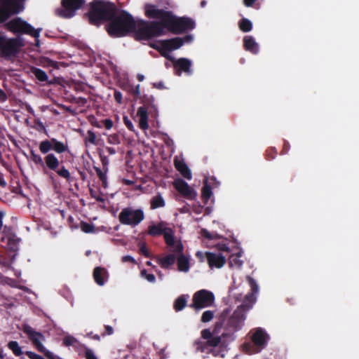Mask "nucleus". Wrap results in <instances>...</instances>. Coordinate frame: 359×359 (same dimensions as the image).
<instances>
[{
    "label": "nucleus",
    "mask_w": 359,
    "mask_h": 359,
    "mask_svg": "<svg viewBox=\"0 0 359 359\" xmlns=\"http://www.w3.org/2000/svg\"><path fill=\"white\" fill-rule=\"evenodd\" d=\"M39 149L41 153L46 154L43 158V168L55 172L59 177L66 180L67 182L72 181L69 171L64 165H60L58 158L53 153H50V151H54L56 154H60L68 151L69 147L67 142L50 138L41 141Z\"/></svg>",
    "instance_id": "f257e3e1"
},
{
    "label": "nucleus",
    "mask_w": 359,
    "mask_h": 359,
    "mask_svg": "<svg viewBox=\"0 0 359 359\" xmlns=\"http://www.w3.org/2000/svg\"><path fill=\"white\" fill-rule=\"evenodd\" d=\"M149 18L162 20L164 29L174 34H182L194 28V21L187 17H176L171 11L158 8L154 5H149L145 10Z\"/></svg>",
    "instance_id": "f03ea898"
},
{
    "label": "nucleus",
    "mask_w": 359,
    "mask_h": 359,
    "mask_svg": "<svg viewBox=\"0 0 359 359\" xmlns=\"http://www.w3.org/2000/svg\"><path fill=\"white\" fill-rule=\"evenodd\" d=\"M137 20L128 12L118 9L116 14L107 25L106 29L111 37H123L134 33L137 28Z\"/></svg>",
    "instance_id": "7ed1b4c3"
},
{
    "label": "nucleus",
    "mask_w": 359,
    "mask_h": 359,
    "mask_svg": "<svg viewBox=\"0 0 359 359\" xmlns=\"http://www.w3.org/2000/svg\"><path fill=\"white\" fill-rule=\"evenodd\" d=\"M118 11L115 4L104 0H93L89 4V11L86 14L90 25L100 26L110 22Z\"/></svg>",
    "instance_id": "20e7f679"
},
{
    "label": "nucleus",
    "mask_w": 359,
    "mask_h": 359,
    "mask_svg": "<svg viewBox=\"0 0 359 359\" xmlns=\"http://www.w3.org/2000/svg\"><path fill=\"white\" fill-rule=\"evenodd\" d=\"M136 23L137 28L134 34L138 40H149L164 34L162 20H158V21L138 20Z\"/></svg>",
    "instance_id": "39448f33"
},
{
    "label": "nucleus",
    "mask_w": 359,
    "mask_h": 359,
    "mask_svg": "<svg viewBox=\"0 0 359 359\" xmlns=\"http://www.w3.org/2000/svg\"><path fill=\"white\" fill-rule=\"evenodd\" d=\"M24 46L22 39L20 36L7 38L0 34V56L11 60L18 56L21 48Z\"/></svg>",
    "instance_id": "423d86ee"
},
{
    "label": "nucleus",
    "mask_w": 359,
    "mask_h": 359,
    "mask_svg": "<svg viewBox=\"0 0 359 359\" xmlns=\"http://www.w3.org/2000/svg\"><path fill=\"white\" fill-rule=\"evenodd\" d=\"M252 296L247 295L243 303L229 317L226 325L228 330L237 332L241 329L245 320V311L252 306Z\"/></svg>",
    "instance_id": "0eeeda50"
},
{
    "label": "nucleus",
    "mask_w": 359,
    "mask_h": 359,
    "mask_svg": "<svg viewBox=\"0 0 359 359\" xmlns=\"http://www.w3.org/2000/svg\"><path fill=\"white\" fill-rule=\"evenodd\" d=\"M4 27L13 34H27L38 39L42 29H34L30 24L21 18L16 17L4 24Z\"/></svg>",
    "instance_id": "6e6552de"
},
{
    "label": "nucleus",
    "mask_w": 359,
    "mask_h": 359,
    "mask_svg": "<svg viewBox=\"0 0 359 359\" xmlns=\"http://www.w3.org/2000/svg\"><path fill=\"white\" fill-rule=\"evenodd\" d=\"M26 0H0V23H4L12 15H17L25 8Z\"/></svg>",
    "instance_id": "1a4fd4ad"
},
{
    "label": "nucleus",
    "mask_w": 359,
    "mask_h": 359,
    "mask_svg": "<svg viewBox=\"0 0 359 359\" xmlns=\"http://www.w3.org/2000/svg\"><path fill=\"white\" fill-rule=\"evenodd\" d=\"M144 219L142 210H134L132 208H124L118 215V220L123 225L136 226Z\"/></svg>",
    "instance_id": "9d476101"
},
{
    "label": "nucleus",
    "mask_w": 359,
    "mask_h": 359,
    "mask_svg": "<svg viewBox=\"0 0 359 359\" xmlns=\"http://www.w3.org/2000/svg\"><path fill=\"white\" fill-rule=\"evenodd\" d=\"M22 331L27 335L28 339L32 341L38 351L43 353L49 359H54L53 353L47 351L42 344V342L45 341V337L43 334L35 331L30 325L27 324L23 325Z\"/></svg>",
    "instance_id": "9b49d317"
},
{
    "label": "nucleus",
    "mask_w": 359,
    "mask_h": 359,
    "mask_svg": "<svg viewBox=\"0 0 359 359\" xmlns=\"http://www.w3.org/2000/svg\"><path fill=\"white\" fill-rule=\"evenodd\" d=\"M214 302L215 296L212 292L201 290L194 293L192 303L189 306L198 312L204 308L212 306Z\"/></svg>",
    "instance_id": "f8f14e48"
},
{
    "label": "nucleus",
    "mask_w": 359,
    "mask_h": 359,
    "mask_svg": "<svg viewBox=\"0 0 359 359\" xmlns=\"http://www.w3.org/2000/svg\"><path fill=\"white\" fill-rule=\"evenodd\" d=\"M85 3L86 0H62L61 8L56 10V14L62 18H71Z\"/></svg>",
    "instance_id": "ddd939ff"
},
{
    "label": "nucleus",
    "mask_w": 359,
    "mask_h": 359,
    "mask_svg": "<svg viewBox=\"0 0 359 359\" xmlns=\"http://www.w3.org/2000/svg\"><path fill=\"white\" fill-rule=\"evenodd\" d=\"M163 56L166 58H168L173 65V68L175 70V74L180 76L182 73L184 72L187 75H191L193 71L191 69V61L185 57H180L179 59H175L171 56H166L165 54L162 53Z\"/></svg>",
    "instance_id": "4468645a"
},
{
    "label": "nucleus",
    "mask_w": 359,
    "mask_h": 359,
    "mask_svg": "<svg viewBox=\"0 0 359 359\" xmlns=\"http://www.w3.org/2000/svg\"><path fill=\"white\" fill-rule=\"evenodd\" d=\"M154 98L153 96L144 98V106L139 107L137 111V116L139 117V126L142 130H147L149 128L148 123V108H154L153 104Z\"/></svg>",
    "instance_id": "2eb2a0df"
},
{
    "label": "nucleus",
    "mask_w": 359,
    "mask_h": 359,
    "mask_svg": "<svg viewBox=\"0 0 359 359\" xmlns=\"http://www.w3.org/2000/svg\"><path fill=\"white\" fill-rule=\"evenodd\" d=\"M192 40L191 35H186L183 38L175 37L170 39L164 40L161 42V48L165 51H172L180 48L184 45V42H189Z\"/></svg>",
    "instance_id": "dca6fc26"
},
{
    "label": "nucleus",
    "mask_w": 359,
    "mask_h": 359,
    "mask_svg": "<svg viewBox=\"0 0 359 359\" xmlns=\"http://www.w3.org/2000/svg\"><path fill=\"white\" fill-rule=\"evenodd\" d=\"M174 187L187 199L194 200L197 196L196 191L182 179L176 180L174 182Z\"/></svg>",
    "instance_id": "f3484780"
},
{
    "label": "nucleus",
    "mask_w": 359,
    "mask_h": 359,
    "mask_svg": "<svg viewBox=\"0 0 359 359\" xmlns=\"http://www.w3.org/2000/svg\"><path fill=\"white\" fill-rule=\"evenodd\" d=\"M226 334H222V336H212L206 341L198 340L195 341L196 349L201 352H209V349L216 348L221 343L222 337H225Z\"/></svg>",
    "instance_id": "a211bd4d"
},
{
    "label": "nucleus",
    "mask_w": 359,
    "mask_h": 359,
    "mask_svg": "<svg viewBox=\"0 0 359 359\" xmlns=\"http://www.w3.org/2000/svg\"><path fill=\"white\" fill-rule=\"evenodd\" d=\"M205 257L208 264L211 269H220L226 262L225 257L220 253L217 254L211 252H206Z\"/></svg>",
    "instance_id": "6ab92c4d"
},
{
    "label": "nucleus",
    "mask_w": 359,
    "mask_h": 359,
    "mask_svg": "<svg viewBox=\"0 0 359 359\" xmlns=\"http://www.w3.org/2000/svg\"><path fill=\"white\" fill-rule=\"evenodd\" d=\"M93 276L95 282L98 285L102 286L108 279L109 274L104 268L97 266L93 270Z\"/></svg>",
    "instance_id": "aec40b11"
},
{
    "label": "nucleus",
    "mask_w": 359,
    "mask_h": 359,
    "mask_svg": "<svg viewBox=\"0 0 359 359\" xmlns=\"http://www.w3.org/2000/svg\"><path fill=\"white\" fill-rule=\"evenodd\" d=\"M174 164L177 170L180 172L183 177L187 180L191 179L192 175L191 170L184 161L175 159Z\"/></svg>",
    "instance_id": "412c9836"
},
{
    "label": "nucleus",
    "mask_w": 359,
    "mask_h": 359,
    "mask_svg": "<svg viewBox=\"0 0 359 359\" xmlns=\"http://www.w3.org/2000/svg\"><path fill=\"white\" fill-rule=\"evenodd\" d=\"M30 72L40 82H46L48 85H52L55 83L54 80H48V76L46 72L38 67H32Z\"/></svg>",
    "instance_id": "4be33fe9"
},
{
    "label": "nucleus",
    "mask_w": 359,
    "mask_h": 359,
    "mask_svg": "<svg viewBox=\"0 0 359 359\" xmlns=\"http://www.w3.org/2000/svg\"><path fill=\"white\" fill-rule=\"evenodd\" d=\"M243 47L245 50L252 53V54H257L259 52L258 43L252 36H244Z\"/></svg>",
    "instance_id": "5701e85b"
},
{
    "label": "nucleus",
    "mask_w": 359,
    "mask_h": 359,
    "mask_svg": "<svg viewBox=\"0 0 359 359\" xmlns=\"http://www.w3.org/2000/svg\"><path fill=\"white\" fill-rule=\"evenodd\" d=\"M1 241L6 242V248L11 252H17L20 239L15 235H10L7 238H2Z\"/></svg>",
    "instance_id": "b1692460"
},
{
    "label": "nucleus",
    "mask_w": 359,
    "mask_h": 359,
    "mask_svg": "<svg viewBox=\"0 0 359 359\" xmlns=\"http://www.w3.org/2000/svg\"><path fill=\"white\" fill-rule=\"evenodd\" d=\"M212 197V187L205 180L203 182V185L201 189V198L205 204H208L209 200Z\"/></svg>",
    "instance_id": "393cba45"
},
{
    "label": "nucleus",
    "mask_w": 359,
    "mask_h": 359,
    "mask_svg": "<svg viewBox=\"0 0 359 359\" xmlns=\"http://www.w3.org/2000/svg\"><path fill=\"white\" fill-rule=\"evenodd\" d=\"M253 343L258 346H264L266 344L265 333L262 329H258L252 337Z\"/></svg>",
    "instance_id": "a878e982"
},
{
    "label": "nucleus",
    "mask_w": 359,
    "mask_h": 359,
    "mask_svg": "<svg viewBox=\"0 0 359 359\" xmlns=\"http://www.w3.org/2000/svg\"><path fill=\"white\" fill-rule=\"evenodd\" d=\"M241 256L242 255L241 252L235 255H230L228 259L229 266L230 268L240 269L243 264V262L241 259Z\"/></svg>",
    "instance_id": "bb28decb"
},
{
    "label": "nucleus",
    "mask_w": 359,
    "mask_h": 359,
    "mask_svg": "<svg viewBox=\"0 0 359 359\" xmlns=\"http://www.w3.org/2000/svg\"><path fill=\"white\" fill-rule=\"evenodd\" d=\"M188 297V295L182 294L175 299L173 308L176 312L183 310L187 306Z\"/></svg>",
    "instance_id": "cd10ccee"
},
{
    "label": "nucleus",
    "mask_w": 359,
    "mask_h": 359,
    "mask_svg": "<svg viewBox=\"0 0 359 359\" xmlns=\"http://www.w3.org/2000/svg\"><path fill=\"white\" fill-rule=\"evenodd\" d=\"M165 205V202L160 194L153 196L150 201V208L151 210L163 208Z\"/></svg>",
    "instance_id": "c85d7f7f"
},
{
    "label": "nucleus",
    "mask_w": 359,
    "mask_h": 359,
    "mask_svg": "<svg viewBox=\"0 0 359 359\" xmlns=\"http://www.w3.org/2000/svg\"><path fill=\"white\" fill-rule=\"evenodd\" d=\"M177 267L179 271L186 272L189 269V261L183 254L177 258Z\"/></svg>",
    "instance_id": "c756f323"
},
{
    "label": "nucleus",
    "mask_w": 359,
    "mask_h": 359,
    "mask_svg": "<svg viewBox=\"0 0 359 359\" xmlns=\"http://www.w3.org/2000/svg\"><path fill=\"white\" fill-rule=\"evenodd\" d=\"M175 255L170 254L160 260V265L163 269H168L175 262Z\"/></svg>",
    "instance_id": "7c9ffc66"
},
{
    "label": "nucleus",
    "mask_w": 359,
    "mask_h": 359,
    "mask_svg": "<svg viewBox=\"0 0 359 359\" xmlns=\"http://www.w3.org/2000/svg\"><path fill=\"white\" fill-rule=\"evenodd\" d=\"M8 348L12 351L15 356H20L23 352L19 344L16 341H11L8 343Z\"/></svg>",
    "instance_id": "2f4dec72"
},
{
    "label": "nucleus",
    "mask_w": 359,
    "mask_h": 359,
    "mask_svg": "<svg viewBox=\"0 0 359 359\" xmlns=\"http://www.w3.org/2000/svg\"><path fill=\"white\" fill-rule=\"evenodd\" d=\"M163 233V229L161 224H154L149 226L148 233L152 236H160Z\"/></svg>",
    "instance_id": "473e14b6"
},
{
    "label": "nucleus",
    "mask_w": 359,
    "mask_h": 359,
    "mask_svg": "<svg viewBox=\"0 0 359 359\" xmlns=\"http://www.w3.org/2000/svg\"><path fill=\"white\" fill-rule=\"evenodd\" d=\"M238 26L240 29L243 32H248L252 29V22L247 18L241 19L238 22Z\"/></svg>",
    "instance_id": "72a5a7b5"
},
{
    "label": "nucleus",
    "mask_w": 359,
    "mask_h": 359,
    "mask_svg": "<svg viewBox=\"0 0 359 359\" xmlns=\"http://www.w3.org/2000/svg\"><path fill=\"white\" fill-rule=\"evenodd\" d=\"M94 170H95L96 174H97L98 178L102 182V186L104 187H107V168H106L104 170V171H102L100 168L94 166Z\"/></svg>",
    "instance_id": "f704fd0d"
},
{
    "label": "nucleus",
    "mask_w": 359,
    "mask_h": 359,
    "mask_svg": "<svg viewBox=\"0 0 359 359\" xmlns=\"http://www.w3.org/2000/svg\"><path fill=\"white\" fill-rule=\"evenodd\" d=\"M85 143L87 144L90 143L93 145H98V140L95 133L92 130L87 132V137L85 138Z\"/></svg>",
    "instance_id": "c9c22d12"
},
{
    "label": "nucleus",
    "mask_w": 359,
    "mask_h": 359,
    "mask_svg": "<svg viewBox=\"0 0 359 359\" xmlns=\"http://www.w3.org/2000/svg\"><path fill=\"white\" fill-rule=\"evenodd\" d=\"M79 226L81 230L86 233H93L95 231V226L90 223L81 221Z\"/></svg>",
    "instance_id": "e433bc0d"
},
{
    "label": "nucleus",
    "mask_w": 359,
    "mask_h": 359,
    "mask_svg": "<svg viewBox=\"0 0 359 359\" xmlns=\"http://www.w3.org/2000/svg\"><path fill=\"white\" fill-rule=\"evenodd\" d=\"M214 316L215 311L210 310L205 311L201 316V321L204 323H208L213 319Z\"/></svg>",
    "instance_id": "4c0bfd02"
},
{
    "label": "nucleus",
    "mask_w": 359,
    "mask_h": 359,
    "mask_svg": "<svg viewBox=\"0 0 359 359\" xmlns=\"http://www.w3.org/2000/svg\"><path fill=\"white\" fill-rule=\"evenodd\" d=\"M29 154L31 159L36 165H40L44 167L43 160L40 155L36 154L33 150H31Z\"/></svg>",
    "instance_id": "58836bf2"
},
{
    "label": "nucleus",
    "mask_w": 359,
    "mask_h": 359,
    "mask_svg": "<svg viewBox=\"0 0 359 359\" xmlns=\"http://www.w3.org/2000/svg\"><path fill=\"white\" fill-rule=\"evenodd\" d=\"M208 353H211L215 357H221L224 358L225 355L224 353V348L222 346H219V348H213L209 349Z\"/></svg>",
    "instance_id": "ea45409f"
},
{
    "label": "nucleus",
    "mask_w": 359,
    "mask_h": 359,
    "mask_svg": "<svg viewBox=\"0 0 359 359\" xmlns=\"http://www.w3.org/2000/svg\"><path fill=\"white\" fill-rule=\"evenodd\" d=\"M219 327V323H217L215 325V329L213 332H212L209 329H204L201 331V337L203 339L208 341L213 336V333H215L217 328Z\"/></svg>",
    "instance_id": "a19ab883"
},
{
    "label": "nucleus",
    "mask_w": 359,
    "mask_h": 359,
    "mask_svg": "<svg viewBox=\"0 0 359 359\" xmlns=\"http://www.w3.org/2000/svg\"><path fill=\"white\" fill-rule=\"evenodd\" d=\"M278 151L275 147H270L266 149L265 155L267 160L271 161L276 158Z\"/></svg>",
    "instance_id": "79ce46f5"
},
{
    "label": "nucleus",
    "mask_w": 359,
    "mask_h": 359,
    "mask_svg": "<svg viewBox=\"0 0 359 359\" xmlns=\"http://www.w3.org/2000/svg\"><path fill=\"white\" fill-rule=\"evenodd\" d=\"M77 343V339L72 336H66L63 339V344L66 346H75Z\"/></svg>",
    "instance_id": "37998d69"
},
{
    "label": "nucleus",
    "mask_w": 359,
    "mask_h": 359,
    "mask_svg": "<svg viewBox=\"0 0 359 359\" xmlns=\"http://www.w3.org/2000/svg\"><path fill=\"white\" fill-rule=\"evenodd\" d=\"M164 239H165V243L168 245V246H172L174 245L175 244V238H174V236L172 233H168V232H165L164 233Z\"/></svg>",
    "instance_id": "c03bdc74"
},
{
    "label": "nucleus",
    "mask_w": 359,
    "mask_h": 359,
    "mask_svg": "<svg viewBox=\"0 0 359 359\" xmlns=\"http://www.w3.org/2000/svg\"><path fill=\"white\" fill-rule=\"evenodd\" d=\"M107 142L111 144H118L121 143L119 135L117 134H112L108 136Z\"/></svg>",
    "instance_id": "a18cd8bd"
},
{
    "label": "nucleus",
    "mask_w": 359,
    "mask_h": 359,
    "mask_svg": "<svg viewBox=\"0 0 359 359\" xmlns=\"http://www.w3.org/2000/svg\"><path fill=\"white\" fill-rule=\"evenodd\" d=\"M247 280H248V282L251 287L252 294L257 292H258V285H257L255 280H254L250 276H247Z\"/></svg>",
    "instance_id": "49530a36"
},
{
    "label": "nucleus",
    "mask_w": 359,
    "mask_h": 359,
    "mask_svg": "<svg viewBox=\"0 0 359 359\" xmlns=\"http://www.w3.org/2000/svg\"><path fill=\"white\" fill-rule=\"evenodd\" d=\"M172 252L175 254H177V255H181L182 254H183V245L181 243H178L177 244H174V245L172 246Z\"/></svg>",
    "instance_id": "de8ad7c7"
},
{
    "label": "nucleus",
    "mask_w": 359,
    "mask_h": 359,
    "mask_svg": "<svg viewBox=\"0 0 359 359\" xmlns=\"http://www.w3.org/2000/svg\"><path fill=\"white\" fill-rule=\"evenodd\" d=\"M141 275L150 283H154L156 280L155 276L152 273H147L146 269H143L142 271H141Z\"/></svg>",
    "instance_id": "09e8293b"
},
{
    "label": "nucleus",
    "mask_w": 359,
    "mask_h": 359,
    "mask_svg": "<svg viewBox=\"0 0 359 359\" xmlns=\"http://www.w3.org/2000/svg\"><path fill=\"white\" fill-rule=\"evenodd\" d=\"M140 254L144 255L145 257L149 258L151 257L150 253L148 251L145 243H143L141 245V246L140 248Z\"/></svg>",
    "instance_id": "8fccbe9b"
},
{
    "label": "nucleus",
    "mask_w": 359,
    "mask_h": 359,
    "mask_svg": "<svg viewBox=\"0 0 359 359\" xmlns=\"http://www.w3.org/2000/svg\"><path fill=\"white\" fill-rule=\"evenodd\" d=\"M123 122H124V124L126 125V126L127 127V128L129 130H130V131H134L135 130L134 126H133L131 120H130L128 118V117L124 116L123 117Z\"/></svg>",
    "instance_id": "3c124183"
},
{
    "label": "nucleus",
    "mask_w": 359,
    "mask_h": 359,
    "mask_svg": "<svg viewBox=\"0 0 359 359\" xmlns=\"http://www.w3.org/2000/svg\"><path fill=\"white\" fill-rule=\"evenodd\" d=\"M102 122L107 130H109L113 127L114 123L110 118H106Z\"/></svg>",
    "instance_id": "603ef678"
},
{
    "label": "nucleus",
    "mask_w": 359,
    "mask_h": 359,
    "mask_svg": "<svg viewBox=\"0 0 359 359\" xmlns=\"http://www.w3.org/2000/svg\"><path fill=\"white\" fill-rule=\"evenodd\" d=\"M105 332L102 334V337L106 335H111L114 333V329L110 325H104Z\"/></svg>",
    "instance_id": "864d4df0"
},
{
    "label": "nucleus",
    "mask_w": 359,
    "mask_h": 359,
    "mask_svg": "<svg viewBox=\"0 0 359 359\" xmlns=\"http://www.w3.org/2000/svg\"><path fill=\"white\" fill-rule=\"evenodd\" d=\"M114 97L117 103H122V93L120 91L115 90Z\"/></svg>",
    "instance_id": "5fc2aeb1"
},
{
    "label": "nucleus",
    "mask_w": 359,
    "mask_h": 359,
    "mask_svg": "<svg viewBox=\"0 0 359 359\" xmlns=\"http://www.w3.org/2000/svg\"><path fill=\"white\" fill-rule=\"evenodd\" d=\"M121 261L123 262H131L133 264H135L137 263L135 259L132 256H130V255H125V256L122 257Z\"/></svg>",
    "instance_id": "6e6d98bb"
},
{
    "label": "nucleus",
    "mask_w": 359,
    "mask_h": 359,
    "mask_svg": "<svg viewBox=\"0 0 359 359\" xmlns=\"http://www.w3.org/2000/svg\"><path fill=\"white\" fill-rule=\"evenodd\" d=\"M85 357L86 359H97V357L94 355L93 352L89 348H86L85 352Z\"/></svg>",
    "instance_id": "4d7b16f0"
},
{
    "label": "nucleus",
    "mask_w": 359,
    "mask_h": 359,
    "mask_svg": "<svg viewBox=\"0 0 359 359\" xmlns=\"http://www.w3.org/2000/svg\"><path fill=\"white\" fill-rule=\"evenodd\" d=\"M290 145L289 142L286 140H284L283 149H282L280 154H287L290 149Z\"/></svg>",
    "instance_id": "13d9d810"
},
{
    "label": "nucleus",
    "mask_w": 359,
    "mask_h": 359,
    "mask_svg": "<svg viewBox=\"0 0 359 359\" xmlns=\"http://www.w3.org/2000/svg\"><path fill=\"white\" fill-rule=\"evenodd\" d=\"M90 196L98 202L103 203L104 201V198L103 197L97 195L93 190H90Z\"/></svg>",
    "instance_id": "bf43d9fd"
},
{
    "label": "nucleus",
    "mask_w": 359,
    "mask_h": 359,
    "mask_svg": "<svg viewBox=\"0 0 359 359\" xmlns=\"http://www.w3.org/2000/svg\"><path fill=\"white\" fill-rule=\"evenodd\" d=\"M203 210V206L200 204L194 205L193 211L196 214H201Z\"/></svg>",
    "instance_id": "052dcab7"
},
{
    "label": "nucleus",
    "mask_w": 359,
    "mask_h": 359,
    "mask_svg": "<svg viewBox=\"0 0 359 359\" xmlns=\"http://www.w3.org/2000/svg\"><path fill=\"white\" fill-rule=\"evenodd\" d=\"M7 185L6 180H4V176L3 173L0 172V187L4 188Z\"/></svg>",
    "instance_id": "680f3d73"
},
{
    "label": "nucleus",
    "mask_w": 359,
    "mask_h": 359,
    "mask_svg": "<svg viewBox=\"0 0 359 359\" xmlns=\"http://www.w3.org/2000/svg\"><path fill=\"white\" fill-rule=\"evenodd\" d=\"M7 100V95L5 92L0 89V102H4Z\"/></svg>",
    "instance_id": "e2e57ef3"
},
{
    "label": "nucleus",
    "mask_w": 359,
    "mask_h": 359,
    "mask_svg": "<svg viewBox=\"0 0 359 359\" xmlns=\"http://www.w3.org/2000/svg\"><path fill=\"white\" fill-rule=\"evenodd\" d=\"M67 220H68V222H69V226H70L72 228H78V227H79L77 225H74V219L73 217L69 216Z\"/></svg>",
    "instance_id": "0e129e2a"
},
{
    "label": "nucleus",
    "mask_w": 359,
    "mask_h": 359,
    "mask_svg": "<svg viewBox=\"0 0 359 359\" xmlns=\"http://www.w3.org/2000/svg\"><path fill=\"white\" fill-rule=\"evenodd\" d=\"M256 0H243V2H244V4L248 6V7H250V6H252L253 4H255Z\"/></svg>",
    "instance_id": "69168bd1"
},
{
    "label": "nucleus",
    "mask_w": 359,
    "mask_h": 359,
    "mask_svg": "<svg viewBox=\"0 0 359 359\" xmlns=\"http://www.w3.org/2000/svg\"><path fill=\"white\" fill-rule=\"evenodd\" d=\"M154 86L158 89H163L165 88V86H164V84L163 82L160 81V82H158V83H154Z\"/></svg>",
    "instance_id": "338daca9"
},
{
    "label": "nucleus",
    "mask_w": 359,
    "mask_h": 359,
    "mask_svg": "<svg viewBox=\"0 0 359 359\" xmlns=\"http://www.w3.org/2000/svg\"><path fill=\"white\" fill-rule=\"evenodd\" d=\"M106 150H107V153L110 155H113V154H116V149L113 147H106Z\"/></svg>",
    "instance_id": "774afa93"
}]
</instances>
